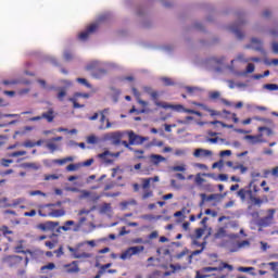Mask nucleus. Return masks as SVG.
Returning a JSON list of instances; mask_svg holds the SVG:
<instances>
[{
    "label": "nucleus",
    "instance_id": "nucleus-56",
    "mask_svg": "<svg viewBox=\"0 0 278 278\" xmlns=\"http://www.w3.org/2000/svg\"><path fill=\"white\" fill-rule=\"evenodd\" d=\"M244 247H251V242L249 240H243L238 243V249H244Z\"/></svg>",
    "mask_w": 278,
    "mask_h": 278
},
{
    "label": "nucleus",
    "instance_id": "nucleus-57",
    "mask_svg": "<svg viewBox=\"0 0 278 278\" xmlns=\"http://www.w3.org/2000/svg\"><path fill=\"white\" fill-rule=\"evenodd\" d=\"M190 253V250L185 248V250L176 255V260H181V257H185V255H188Z\"/></svg>",
    "mask_w": 278,
    "mask_h": 278
},
{
    "label": "nucleus",
    "instance_id": "nucleus-2",
    "mask_svg": "<svg viewBox=\"0 0 278 278\" xmlns=\"http://www.w3.org/2000/svg\"><path fill=\"white\" fill-rule=\"evenodd\" d=\"M108 18H110V13H104L98 16V20H97L98 23L91 24L85 31L80 33L78 36L79 40H81L83 42H86V40H88V36L97 31V27H99V23H104V21H108Z\"/></svg>",
    "mask_w": 278,
    "mask_h": 278
},
{
    "label": "nucleus",
    "instance_id": "nucleus-31",
    "mask_svg": "<svg viewBox=\"0 0 278 278\" xmlns=\"http://www.w3.org/2000/svg\"><path fill=\"white\" fill-rule=\"evenodd\" d=\"M81 247H84V243H78L76 248H73L71 245L67 247L68 252L72 253V257H73V255H75V253H79L77 251H79V249H81Z\"/></svg>",
    "mask_w": 278,
    "mask_h": 278
},
{
    "label": "nucleus",
    "instance_id": "nucleus-34",
    "mask_svg": "<svg viewBox=\"0 0 278 278\" xmlns=\"http://www.w3.org/2000/svg\"><path fill=\"white\" fill-rule=\"evenodd\" d=\"M250 201L252 202V205H256L257 207H262V203H264V201H262V199L255 198L253 195H251Z\"/></svg>",
    "mask_w": 278,
    "mask_h": 278
},
{
    "label": "nucleus",
    "instance_id": "nucleus-14",
    "mask_svg": "<svg viewBox=\"0 0 278 278\" xmlns=\"http://www.w3.org/2000/svg\"><path fill=\"white\" fill-rule=\"evenodd\" d=\"M101 66H103V62L101 61H90L87 65H86V71H97L98 68H101Z\"/></svg>",
    "mask_w": 278,
    "mask_h": 278
},
{
    "label": "nucleus",
    "instance_id": "nucleus-23",
    "mask_svg": "<svg viewBox=\"0 0 278 278\" xmlns=\"http://www.w3.org/2000/svg\"><path fill=\"white\" fill-rule=\"evenodd\" d=\"M111 91H112V100L114 103L118 102V99L121 98L122 91L121 89H117L115 87H111Z\"/></svg>",
    "mask_w": 278,
    "mask_h": 278
},
{
    "label": "nucleus",
    "instance_id": "nucleus-26",
    "mask_svg": "<svg viewBox=\"0 0 278 278\" xmlns=\"http://www.w3.org/2000/svg\"><path fill=\"white\" fill-rule=\"evenodd\" d=\"M119 205L122 207V211L125 212L128 205H138V202L135 199H132L130 201L121 202Z\"/></svg>",
    "mask_w": 278,
    "mask_h": 278
},
{
    "label": "nucleus",
    "instance_id": "nucleus-50",
    "mask_svg": "<svg viewBox=\"0 0 278 278\" xmlns=\"http://www.w3.org/2000/svg\"><path fill=\"white\" fill-rule=\"evenodd\" d=\"M203 233H205V229L204 228H198L195 229V238L199 240L201 238H203Z\"/></svg>",
    "mask_w": 278,
    "mask_h": 278
},
{
    "label": "nucleus",
    "instance_id": "nucleus-9",
    "mask_svg": "<svg viewBox=\"0 0 278 278\" xmlns=\"http://www.w3.org/2000/svg\"><path fill=\"white\" fill-rule=\"evenodd\" d=\"M156 108H163V110H174L175 112H184L185 108L181 104H168L166 102L156 101Z\"/></svg>",
    "mask_w": 278,
    "mask_h": 278
},
{
    "label": "nucleus",
    "instance_id": "nucleus-25",
    "mask_svg": "<svg viewBox=\"0 0 278 278\" xmlns=\"http://www.w3.org/2000/svg\"><path fill=\"white\" fill-rule=\"evenodd\" d=\"M215 240H220L223 238H227V230L223 227L218 228V230L214 235Z\"/></svg>",
    "mask_w": 278,
    "mask_h": 278
},
{
    "label": "nucleus",
    "instance_id": "nucleus-47",
    "mask_svg": "<svg viewBox=\"0 0 278 278\" xmlns=\"http://www.w3.org/2000/svg\"><path fill=\"white\" fill-rule=\"evenodd\" d=\"M29 194L30 197H47V193L40 190L30 191Z\"/></svg>",
    "mask_w": 278,
    "mask_h": 278
},
{
    "label": "nucleus",
    "instance_id": "nucleus-40",
    "mask_svg": "<svg viewBox=\"0 0 278 278\" xmlns=\"http://www.w3.org/2000/svg\"><path fill=\"white\" fill-rule=\"evenodd\" d=\"M137 16L140 18H147V14L144 13V8L143 7H138L137 8Z\"/></svg>",
    "mask_w": 278,
    "mask_h": 278
},
{
    "label": "nucleus",
    "instance_id": "nucleus-41",
    "mask_svg": "<svg viewBox=\"0 0 278 278\" xmlns=\"http://www.w3.org/2000/svg\"><path fill=\"white\" fill-rule=\"evenodd\" d=\"M216 42H218V37H214L212 41L201 40V45H203L204 47H210V45H216Z\"/></svg>",
    "mask_w": 278,
    "mask_h": 278
},
{
    "label": "nucleus",
    "instance_id": "nucleus-5",
    "mask_svg": "<svg viewBox=\"0 0 278 278\" xmlns=\"http://www.w3.org/2000/svg\"><path fill=\"white\" fill-rule=\"evenodd\" d=\"M236 62H240V64H249V58H247V54L240 52L236 55L235 59L230 61V64L227 66V68L230 73H233V75L238 73L236 72Z\"/></svg>",
    "mask_w": 278,
    "mask_h": 278
},
{
    "label": "nucleus",
    "instance_id": "nucleus-37",
    "mask_svg": "<svg viewBox=\"0 0 278 278\" xmlns=\"http://www.w3.org/2000/svg\"><path fill=\"white\" fill-rule=\"evenodd\" d=\"M46 223H47L48 231H53V229L60 226L59 222H46Z\"/></svg>",
    "mask_w": 278,
    "mask_h": 278
},
{
    "label": "nucleus",
    "instance_id": "nucleus-53",
    "mask_svg": "<svg viewBox=\"0 0 278 278\" xmlns=\"http://www.w3.org/2000/svg\"><path fill=\"white\" fill-rule=\"evenodd\" d=\"M218 199H220V194H218V193H213V194L206 195V201H216Z\"/></svg>",
    "mask_w": 278,
    "mask_h": 278
},
{
    "label": "nucleus",
    "instance_id": "nucleus-3",
    "mask_svg": "<svg viewBox=\"0 0 278 278\" xmlns=\"http://www.w3.org/2000/svg\"><path fill=\"white\" fill-rule=\"evenodd\" d=\"M225 60H227V56H210L206 59L205 64L207 68L211 71H214L215 73H223V64H225Z\"/></svg>",
    "mask_w": 278,
    "mask_h": 278
},
{
    "label": "nucleus",
    "instance_id": "nucleus-48",
    "mask_svg": "<svg viewBox=\"0 0 278 278\" xmlns=\"http://www.w3.org/2000/svg\"><path fill=\"white\" fill-rule=\"evenodd\" d=\"M204 214H206V216H212L213 218H216V216H218V212L212 211L211 208H206L204 211Z\"/></svg>",
    "mask_w": 278,
    "mask_h": 278
},
{
    "label": "nucleus",
    "instance_id": "nucleus-36",
    "mask_svg": "<svg viewBox=\"0 0 278 278\" xmlns=\"http://www.w3.org/2000/svg\"><path fill=\"white\" fill-rule=\"evenodd\" d=\"M174 173H186V165H175L172 167Z\"/></svg>",
    "mask_w": 278,
    "mask_h": 278
},
{
    "label": "nucleus",
    "instance_id": "nucleus-22",
    "mask_svg": "<svg viewBox=\"0 0 278 278\" xmlns=\"http://www.w3.org/2000/svg\"><path fill=\"white\" fill-rule=\"evenodd\" d=\"M92 257V253L83 252L73 254L74 260H90Z\"/></svg>",
    "mask_w": 278,
    "mask_h": 278
},
{
    "label": "nucleus",
    "instance_id": "nucleus-64",
    "mask_svg": "<svg viewBox=\"0 0 278 278\" xmlns=\"http://www.w3.org/2000/svg\"><path fill=\"white\" fill-rule=\"evenodd\" d=\"M271 50H273V53L278 54V43H277V41L271 42Z\"/></svg>",
    "mask_w": 278,
    "mask_h": 278
},
{
    "label": "nucleus",
    "instance_id": "nucleus-11",
    "mask_svg": "<svg viewBox=\"0 0 278 278\" xmlns=\"http://www.w3.org/2000/svg\"><path fill=\"white\" fill-rule=\"evenodd\" d=\"M212 155H214L212 150H205V149H202V148H198L193 152L194 157H212Z\"/></svg>",
    "mask_w": 278,
    "mask_h": 278
},
{
    "label": "nucleus",
    "instance_id": "nucleus-42",
    "mask_svg": "<svg viewBox=\"0 0 278 278\" xmlns=\"http://www.w3.org/2000/svg\"><path fill=\"white\" fill-rule=\"evenodd\" d=\"M0 207L2 208L12 207V204L8 203V198H2L0 199Z\"/></svg>",
    "mask_w": 278,
    "mask_h": 278
},
{
    "label": "nucleus",
    "instance_id": "nucleus-49",
    "mask_svg": "<svg viewBox=\"0 0 278 278\" xmlns=\"http://www.w3.org/2000/svg\"><path fill=\"white\" fill-rule=\"evenodd\" d=\"M21 155H27V151H16L10 154V157H21Z\"/></svg>",
    "mask_w": 278,
    "mask_h": 278
},
{
    "label": "nucleus",
    "instance_id": "nucleus-33",
    "mask_svg": "<svg viewBox=\"0 0 278 278\" xmlns=\"http://www.w3.org/2000/svg\"><path fill=\"white\" fill-rule=\"evenodd\" d=\"M99 141L100 140L94 135L87 137V144H99Z\"/></svg>",
    "mask_w": 278,
    "mask_h": 278
},
{
    "label": "nucleus",
    "instance_id": "nucleus-29",
    "mask_svg": "<svg viewBox=\"0 0 278 278\" xmlns=\"http://www.w3.org/2000/svg\"><path fill=\"white\" fill-rule=\"evenodd\" d=\"M143 220H160L162 218V215H151V214H146L142 215Z\"/></svg>",
    "mask_w": 278,
    "mask_h": 278
},
{
    "label": "nucleus",
    "instance_id": "nucleus-62",
    "mask_svg": "<svg viewBox=\"0 0 278 278\" xmlns=\"http://www.w3.org/2000/svg\"><path fill=\"white\" fill-rule=\"evenodd\" d=\"M268 266H270V268L274 273H278V269H277L278 263L277 262H270V263H268Z\"/></svg>",
    "mask_w": 278,
    "mask_h": 278
},
{
    "label": "nucleus",
    "instance_id": "nucleus-61",
    "mask_svg": "<svg viewBox=\"0 0 278 278\" xmlns=\"http://www.w3.org/2000/svg\"><path fill=\"white\" fill-rule=\"evenodd\" d=\"M208 97H210V99H219L220 92L219 91L210 92Z\"/></svg>",
    "mask_w": 278,
    "mask_h": 278
},
{
    "label": "nucleus",
    "instance_id": "nucleus-24",
    "mask_svg": "<svg viewBox=\"0 0 278 278\" xmlns=\"http://www.w3.org/2000/svg\"><path fill=\"white\" fill-rule=\"evenodd\" d=\"M20 168H31L33 170H40V164L37 163H22Z\"/></svg>",
    "mask_w": 278,
    "mask_h": 278
},
{
    "label": "nucleus",
    "instance_id": "nucleus-44",
    "mask_svg": "<svg viewBox=\"0 0 278 278\" xmlns=\"http://www.w3.org/2000/svg\"><path fill=\"white\" fill-rule=\"evenodd\" d=\"M60 92L56 96V99H59V101H64V98L66 97V89H59Z\"/></svg>",
    "mask_w": 278,
    "mask_h": 278
},
{
    "label": "nucleus",
    "instance_id": "nucleus-45",
    "mask_svg": "<svg viewBox=\"0 0 278 278\" xmlns=\"http://www.w3.org/2000/svg\"><path fill=\"white\" fill-rule=\"evenodd\" d=\"M14 161L10 160V159H2L1 160V166H4V168H8L10 166V164H13Z\"/></svg>",
    "mask_w": 278,
    "mask_h": 278
},
{
    "label": "nucleus",
    "instance_id": "nucleus-17",
    "mask_svg": "<svg viewBox=\"0 0 278 278\" xmlns=\"http://www.w3.org/2000/svg\"><path fill=\"white\" fill-rule=\"evenodd\" d=\"M121 153L122 152H110V150H106L100 154H98L99 160H105V157H108V155H110V157H121Z\"/></svg>",
    "mask_w": 278,
    "mask_h": 278
},
{
    "label": "nucleus",
    "instance_id": "nucleus-46",
    "mask_svg": "<svg viewBox=\"0 0 278 278\" xmlns=\"http://www.w3.org/2000/svg\"><path fill=\"white\" fill-rule=\"evenodd\" d=\"M202 177H208L210 179H214V181H218V176L214 173H203Z\"/></svg>",
    "mask_w": 278,
    "mask_h": 278
},
{
    "label": "nucleus",
    "instance_id": "nucleus-28",
    "mask_svg": "<svg viewBox=\"0 0 278 278\" xmlns=\"http://www.w3.org/2000/svg\"><path fill=\"white\" fill-rule=\"evenodd\" d=\"M189 151L190 150H188V149H176L175 155L177 157H186V155H188Z\"/></svg>",
    "mask_w": 278,
    "mask_h": 278
},
{
    "label": "nucleus",
    "instance_id": "nucleus-16",
    "mask_svg": "<svg viewBox=\"0 0 278 278\" xmlns=\"http://www.w3.org/2000/svg\"><path fill=\"white\" fill-rule=\"evenodd\" d=\"M2 84L4 86H16V84H24L25 86H29V84H31V81H29V80L13 79V80H3Z\"/></svg>",
    "mask_w": 278,
    "mask_h": 278
},
{
    "label": "nucleus",
    "instance_id": "nucleus-60",
    "mask_svg": "<svg viewBox=\"0 0 278 278\" xmlns=\"http://www.w3.org/2000/svg\"><path fill=\"white\" fill-rule=\"evenodd\" d=\"M162 81L166 85V86H175V83L170 80V78L168 77H163Z\"/></svg>",
    "mask_w": 278,
    "mask_h": 278
},
{
    "label": "nucleus",
    "instance_id": "nucleus-7",
    "mask_svg": "<svg viewBox=\"0 0 278 278\" xmlns=\"http://www.w3.org/2000/svg\"><path fill=\"white\" fill-rule=\"evenodd\" d=\"M252 45H247L245 49H253L254 51H258L262 55H266V50H264V41L260 38L252 37L251 39Z\"/></svg>",
    "mask_w": 278,
    "mask_h": 278
},
{
    "label": "nucleus",
    "instance_id": "nucleus-18",
    "mask_svg": "<svg viewBox=\"0 0 278 278\" xmlns=\"http://www.w3.org/2000/svg\"><path fill=\"white\" fill-rule=\"evenodd\" d=\"M268 212H269L268 216L262 218L260 222L262 227H268V220H273V218L275 216V210L271 208Z\"/></svg>",
    "mask_w": 278,
    "mask_h": 278
},
{
    "label": "nucleus",
    "instance_id": "nucleus-10",
    "mask_svg": "<svg viewBox=\"0 0 278 278\" xmlns=\"http://www.w3.org/2000/svg\"><path fill=\"white\" fill-rule=\"evenodd\" d=\"M64 268H67L66 273H68L70 275H74L76 273H79V261H73L70 264H65Z\"/></svg>",
    "mask_w": 278,
    "mask_h": 278
},
{
    "label": "nucleus",
    "instance_id": "nucleus-55",
    "mask_svg": "<svg viewBox=\"0 0 278 278\" xmlns=\"http://www.w3.org/2000/svg\"><path fill=\"white\" fill-rule=\"evenodd\" d=\"M23 147H25L26 149H34V147H36V143L31 140H27L23 143Z\"/></svg>",
    "mask_w": 278,
    "mask_h": 278
},
{
    "label": "nucleus",
    "instance_id": "nucleus-32",
    "mask_svg": "<svg viewBox=\"0 0 278 278\" xmlns=\"http://www.w3.org/2000/svg\"><path fill=\"white\" fill-rule=\"evenodd\" d=\"M55 268V263H49L48 265H43L40 268L41 273H47V270H54Z\"/></svg>",
    "mask_w": 278,
    "mask_h": 278
},
{
    "label": "nucleus",
    "instance_id": "nucleus-39",
    "mask_svg": "<svg viewBox=\"0 0 278 278\" xmlns=\"http://www.w3.org/2000/svg\"><path fill=\"white\" fill-rule=\"evenodd\" d=\"M76 81L78 84H81L86 88H92V85L90 83H88V80L86 78H77Z\"/></svg>",
    "mask_w": 278,
    "mask_h": 278
},
{
    "label": "nucleus",
    "instance_id": "nucleus-4",
    "mask_svg": "<svg viewBox=\"0 0 278 278\" xmlns=\"http://www.w3.org/2000/svg\"><path fill=\"white\" fill-rule=\"evenodd\" d=\"M142 251H144L143 245H135V247H130L128 248L126 251H124L121 254V258L123 261L125 260H131V257H134V255H139V253H142Z\"/></svg>",
    "mask_w": 278,
    "mask_h": 278
},
{
    "label": "nucleus",
    "instance_id": "nucleus-59",
    "mask_svg": "<svg viewBox=\"0 0 278 278\" xmlns=\"http://www.w3.org/2000/svg\"><path fill=\"white\" fill-rule=\"evenodd\" d=\"M77 168H79V165H77V164H70L66 167V170H68L70 173H73L74 170H77Z\"/></svg>",
    "mask_w": 278,
    "mask_h": 278
},
{
    "label": "nucleus",
    "instance_id": "nucleus-51",
    "mask_svg": "<svg viewBox=\"0 0 278 278\" xmlns=\"http://www.w3.org/2000/svg\"><path fill=\"white\" fill-rule=\"evenodd\" d=\"M194 181L197 186H201L202 184H205V179L201 177V174H197Z\"/></svg>",
    "mask_w": 278,
    "mask_h": 278
},
{
    "label": "nucleus",
    "instance_id": "nucleus-15",
    "mask_svg": "<svg viewBox=\"0 0 278 278\" xmlns=\"http://www.w3.org/2000/svg\"><path fill=\"white\" fill-rule=\"evenodd\" d=\"M244 140H248L250 144H260V142H264V140L260 139L262 138V135L260 136H253V135H245Z\"/></svg>",
    "mask_w": 278,
    "mask_h": 278
},
{
    "label": "nucleus",
    "instance_id": "nucleus-12",
    "mask_svg": "<svg viewBox=\"0 0 278 278\" xmlns=\"http://www.w3.org/2000/svg\"><path fill=\"white\" fill-rule=\"evenodd\" d=\"M150 162L154 166H159L162 162H166V157L162 156L161 154H151Z\"/></svg>",
    "mask_w": 278,
    "mask_h": 278
},
{
    "label": "nucleus",
    "instance_id": "nucleus-27",
    "mask_svg": "<svg viewBox=\"0 0 278 278\" xmlns=\"http://www.w3.org/2000/svg\"><path fill=\"white\" fill-rule=\"evenodd\" d=\"M63 58H64L65 62H72V60L75 59V54H73V52H71L68 50H65L63 52Z\"/></svg>",
    "mask_w": 278,
    "mask_h": 278
},
{
    "label": "nucleus",
    "instance_id": "nucleus-38",
    "mask_svg": "<svg viewBox=\"0 0 278 278\" xmlns=\"http://www.w3.org/2000/svg\"><path fill=\"white\" fill-rule=\"evenodd\" d=\"M237 197H239V199H241V201H247V189H240L237 192Z\"/></svg>",
    "mask_w": 278,
    "mask_h": 278
},
{
    "label": "nucleus",
    "instance_id": "nucleus-6",
    "mask_svg": "<svg viewBox=\"0 0 278 278\" xmlns=\"http://www.w3.org/2000/svg\"><path fill=\"white\" fill-rule=\"evenodd\" d=\"M128 140H129V144L140 147V144H144V142H147L149 140V137L136 135V132H134V130H130V131H128Z\"/></svg>",
    "mask_w": 278,
    "mask_h": 278
},
{
    "label": "nucleus",
    "instance_id": "nucleus-63",
    "mask_svg": "<svg viewBox=\"0 0 278 278\" xmlns=\"http://www.w3.org/2000/svg\"><path fill=\"white\" fill-rule=\"evenodd\" d=\"M223 160H219L218 162L213 163L212 168H223Z\"/></svg>",
    "mask_w": 278,
    "mask_h": 278
},
{
    "label": "nucleus",
    "instance_id": "nucleus-54",
    "mask_svg": "<svg viewBox=\"0 0 278 278\" xmlns=\"http://www.w3.org/2000/svg\"><path fill=\"white\" fill-rule=\"evenodd\" d=\"M112 210V206L109 203H104L100 210L101 214H105V212H110Z\"/></svg>",
    "mask_w": 278,
    "mask_h": 278
},
{
    "label": "nucleus",
    "instance_id": "nucleus-35",
    "mask_svg": "<svg viewBox=\"0 0 278 278\" xmlns=\"http://www.w3.org/2000/svg\"><path fill=\"white\" fill-rule=\"evenodd\" d=\"M264 90L275 91L278 90L277 84H265L263 85Z\"/></svg>",
    "mask_w": 278,
    "mask_h": 278
},
{
    "label": "nucleus",
    "instance_id": "nucleus-30",
    "mask_svg": "<svg viewBox=\"0 0 278 278\" xmlns=\"http://www.w3.org/2000/svg\"><path fill=\"white\" fill-rule=\"evenodd\" d=\"M60 84H62L61 90H68V88H71V86H73V83L71 80H60Z\"/></svg>",
    "mask_w": 278,
    "mask_h": 278
},
{
    "label": "nucleus",
    "instance_id": "nucleus-19",
    "mask_svg": "<svg viewBox=\"0 0 278 278\" xmlns=\"http://www.w3.org/2000/svg\"><path fill=\"white\" fill-rule=\"evenodd\" d=\"M108 75V71L105 68L98 67L93 73L92 77L94 79H102V77H105Z\"/></svg>",
    "mask_w": 278,
    "mask_h": 278
},
{
    "label": "nucleus",
    "instance_id": "nucleus-1",
    "mask_svg": "<svg viewBox=\"0 0 278 278\" xmlns=\"http://www.w3.org/2000/svg\"><path fill=\"white\" fill-rule=\"evenodd\" d=\"M237 14V20L233 24L229 26V31H231L238 40H243L244 39V33L240 30V27L242 25H245L247 20H244V11L239 10L236 12Z\"/></svg>",
    "mask_w": 278,
    "mask_h": 278
},
{
    "label": "nucleus",
    "instance_id": "nucleus-43",
    "mask_svg": "<svg viewBox=\"0 0 278 278\" xmlns=\"http://www.w3.org/2000/svg\"><path fill=\"white\" fill-rule=\"evenodd\" d=\"M46 147L51 153H55V151H58V146L53 142L47 143Z\"/></svg>",
    "mask_w": 278,
    "mask_h": 278
},
{
    "label": "nucleus",
    "instance_id": "nucleus-58",
    "mask_svg": "<svg viewBox=\"0 0 278 278\" xmlns=\"http://www.w3.org/2000/svg\"><path fill=\"white\" fill-rule=\"evenodd\" d=\"M239 273H251V270H255V267H239Z\"/></svg>",
    "mask_w": 278,
    "mask_h": 278
},
{
    "label": "nucleus",
    "instance_id": "nucleus-52",
    "mask_svg": "<svg viewBox=\"0 0 278 278\" xmlns=\"http://www.w3.org/2000/svg\"><path fill=\"white\" fill-rule=\"evenodd\" d=\"M174 50H175V46L173 45L163 46V51H165V53H173Z\"/></svg>",
    "mask_w": 278,
    "mask_h": 278
},
{
    "label": "nucleus",
    "instance_id": "nucleus-8",
    "mask_svg": "<svg viewBox=\"0 0 278 278\" xmlns=\"http://www.w3.org/2000/svg\"><path fill=\"white\" fill-rule=\"evenodd\" d=\"M122 139H123V132L121 131H114V132H109L104 135V140L112 141V144H114V147H118V144H121Z\"/></svg>",
    "mask_w": 278,
    "mask_h": 278
},
{
    "label": "nucleus",
    "instance_id": "nucleus-13",
    "mask_svg": "<svg viewBox=\"0 0 278 278\" xmlns=\"http://www.w3.org/2000/svg\"><path fill=\"white\" fill-rule=\"evenodd\" d=\"M41 118H45L48 123H53L55 119V111L53 109H49L47 112L41 114Z\"/></svg>",
    "mask_w": 278,
    "mask_h": 278
},
{
    "label": "nucleus",
    "instance_id": "nucleus-21",
    "mask_svg": "<svg viewBox=\"0 0 278 278\" xmlns=\"http://www.w3.org/2000/svg\"><path fill=\"white\" fill-rule=\"evenodd\" d=\"M52 218H62V216H66V211L64 210H54L48 214Z\"/></svg>",
    "mask_w": 278,
    "mask_h": 278
},
{
    "label": "nucleus",
    "instance_id": "nucleus-20",
    "mask_svg": "<svg viewBox=\"0 0 278 278\" xmlns=\"http://www.w3.org/2000/svg\"><path fill=\"white\" fill-rule=\"evenodd\" d=\"M251 73H255V65L253 63H249L245 72H237L235 75H239L240 77H244V75H249Z\"/></svg>",
    "mask_w": 278,
    "mask_h": 278
}]
</instances>
